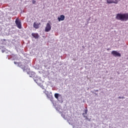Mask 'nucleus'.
Returning a JSON list of instances; mask_svg holds the SVG:
<instances>
[{
	"instance_id": "9b49d317",
	"label": "nucleus",
	"mask_w": 128,
	"mask_h": 128,
	"mask_svg": "<svg viewBox=\"0 0 128 128\" xmlns=\"http://www.w3.org/2000/svg\"><path fill=\"white\" fill-rule=\"evenodd\" d=\"M86 109H85L84 110V113H82V116L84 118H88V116H86V115L85 114H88V108L86 107Z\"/></svg>"
},
{
	"instance_id": "9d476101",
	"label": "nucleus",
	"mask_w": 128,
	"mask_h": 128,
	"mask_svg": "<svg viewBox=\"0 0 128 128\" xmlns=\"http://www.w3.org/2000/svg\"><path fill=\"white\" fill-rule=\"evenodd\" d=\"M58 22H60L62 20H64V16L60 15V18L58 17Z\"/></svg>"
},
{
	"instance_id": "f257e3e1",
	"label": "nucleus",
	"mask_w": 128,
	"mask_h": 128,
	"mask_svg": "<svg viewBox=\"0 0 128 128\" xmlns=\"http://www.w3.org/2000/svg\"><path fill=\"white\" fill-rule=\"evenodd\" d=\"M116 18L118 20H121V22H126L128 20V13L118 14Z\"/></svg>"
},
{
	"instance_id": "7ed1b4c3",
	"label": "nucleus",
	"mask_w": 128,
	"mask_h": 128,
	"mask_svg": "<svg viewBox=\"0 0 128 128\" xmlns=\"http://www.w3.org/2000/svg\"><path fill=\"white\" fill-rule=\"evenodd\" d=\"M15 23H16V25L17 28H20H20H22V22H20L18 18H17L16 20Z\"/></svg>"
},
{
	"instance_id": "6e6552de",
	"label": "nucleus",
	"mask_w": 128,
	"mask_h": 128,
	"mask_svg": "<svg viewBox=\"0 0 128 128\" xmlns=\"http://www.w3.org/2000/svg\"><path fill=\"white\" fill-rule=\"evenodd\" d=\"M46 95L48 98H49L50 100H52V94L48 93V92L46 93Z\"/></svg>"
},
{
	"instance_id": "ddd939ff",
	"label": "nucleus",
	"mask_w": 128,
	"mask_h": 128,
	"mask_svg": "<svg viewBox=\"0 0 128 128\" xmlns=\"http://www.w3.org/2000/svg\"><path fill=\"white\" fill-rule=\"evenodd\" d=\"M60 96V94H54V97L56 98L57 100H58V96Z\"/></svg>"
},
{
	"instance_id": "1a4fd4ad",
	"label": "nucleus",
	"mask_w": 128,
	"mask_h": 128,
	"mask_svg": "<svg viewBox=\"0 0 128 128\" xmlns=\"http://www.w3.org/2000/svg\"><path fill=\"white\" fill-rule=\"evenodd\" d=\"M29 76L30 78H34L36 76V74L34 72H29Z\"/></svg>"
},
{
	"instance_id": "2eb2a0df",
	"label": "nucleus",
	"mask_w": 128,
	"mask_h": 128,
	"mask_svg": "<svg viewBox=\"0 0 128 128\" xmlns=\"http://www.w3.org/2000/svg\"><path fill=\"white\" fill-rule=\"evenodd\" d=\"M22 68L24 72H26V68Z\"/></svg>"
},
{
	"instance_id": "39448f33",
	"label": "nucleus",
	"mask_w": 128,
	"mask_h": 128,
	"mask_svg": "<svg viewBox=\"0 0 128 128\" xmlns=\"http://www.w3.org/2000/svg\"><path fill=\"white\" fill-rule=\"evenodd\" d=\"M112 54L114 56L116 57V56H122V54L116 50H113L112 52Z\"/></svg>"
},
{
	"instance_id": "f8f14e48",
	"label": "nucleus",
	"mask_w": 128,
	"mask_h": 128,
	"mask_svg": "<svg viewBox=\"0 0 128 128\" xmlns=\"http://www.w3.org/2000/svg\"><path fill=\"white\" fill-rule=\"evenodd\" d=\"M32 36H34V38H38V34H34V33H32Z\"/></svg>"
},
{
	"instance_id": "20e7f679",
	"label": "nucleus",
	"mask_w": 128,
	"mask_h": 128,
	"mask_svg": "<svg viewBox=\"0 0 128 128\" xmlns=\"http://www.w3.org/2000/svg\"><path fill=\"white\" fill-rule=\"evenodd\" d=\"M52 30V26H50V23H47L46 26L45 28V32H48L50 30Z\"/></svg>"
},
{
	"instance_id": "0eeeda50",
	"label": "nucleus",
	"mask_w": 128,
	"mask_h": 128,
	"mask_svg": "<svg viewBox=\"0 0 128 128\" xmlns=\"http://www.w3.org/2000/svg\"><path fill=\"white\" fill-rule=\"evenodd\" d=\"M40 22L38 23L36 22H34L33 24V26L34 28L38 29L40 28Z\"/></svg>"
},
{
	"instance_id": "423d86ee",
	"label": "nucleus",
	"mask_w": 128,
	"mask_h": 128,
	"mask_svg": "<svg viewBox=\"0 0 128 128\" xmlns=\"http://www.w3.org/2000/svg\"><path fill=\"white\" fill-rule=\"evenodd\" d=\"M107 4H117L118 2V0H106Z\"/></svg>"
},
{
	"instance_id": "4468645a",
	"label": "nucleus",
	"mask_w": 128,
	"mask_h": 128,
	"mask_svg": "<svg viewBox=\"0 0 128 128\" xmlns=\"http://www.w3.org/2000/svg\"><path fill=\"white\" fill-rule=\"evenodd\" d=\"M36 2L34 0H32V3L33 4H36Z\"/></svg>"
},
{
	"instance_id": "f03ea898",
	"label": "nucleus",
	"mask_w": 128,
	"mask_h": 128,
	"mask_svg": "<svg viewBox=\"0 0 128 128\" xmlns=\"http://www.w3.org/2000/svg\"><path fill=\"white\" fill-rule=\"evenodd\" d=\"M33 79L34 80V82H36V83L38 85V86H42V80L40 78L38 77V76H36Z\"/></svg>"
},
{
	"instance_id": "f3484780",
	"label": "nucleus",
	"mask_w": 128,
	"mask_h": 128,
	"mask_svg": "<svg viewBox=\"0 0 128 128\" xmlns=\"http://www.w3.org/2000/svg\"><path fill=\"white\" fill-rule=\"evenodd\" d=\"M118 98H122V97L119 96V97H118Z\"/></svg>"
},
{
	"instance_id": "dca6fc26",
	"label": "nucleus",
	"mask_w": 128,
	"mask_h": 128,
	"mask_svg": "<svg viewBox=\"0 0 128 128\" xmlns=\"http://www.w3.org/2000/svg\"><path fill=\"white\" fill-rule=\"evenodd\" d=\"M121 98H122V99H124V96H122V97H121Z\"/></svg>"
}]
</instances>
